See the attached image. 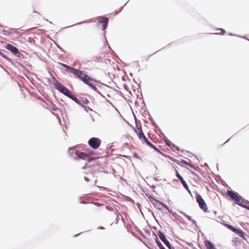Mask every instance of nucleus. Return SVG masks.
<instances>
[{"instance_id": "f257e3e1", "label": "nucleus", "mask_w": 249, "mask_h": 249, "mask_svg": "<svg viewBox=\"0 0 249 249\" xmlns=\"http://www.w3.org/2000/svg\"><path fill=\"white\" fill-rule=\"evenodd\" d=\"M226 195L237 202H244L245 201L244 198L236 192L228 190Z\"/></svg>"}, {"instance_id": "f03ea898", "label": "nucleus", "mask_w": 249, "mask_h": 249, "mask_svg": "<svg viewBox=\"0 0 249 249\" xmlns=\"http://www.w3.org/2000/svg\"><path fill=\"white\" fill-rule=\"evenodd\" d=\"M80 80L82 81L85 84L91 87L93 89L95 90L97 89V88L93 85V83L96 82V80L89 76L85 73Z\"/></svg>"}, {"instance_id": "7ed1b4c3", "label": "nucleus", "mask_w": 249, "mask_h": 249, "mask_svg": "<svg viewBox=\"0 0 249 249\" xmlns=\"http://www.w3.org/2000/svg\"><path fill=\"white\" fill-rule=\"evenodd\" d=\"M89 146L94 149L98 148L101 144V141L100 139L96 137H92L88 141Z\"/></svg>"}, {"instance_id": "20e7f679", "label": "nucleus", "mask_w": 249, "mask_h": 249, "mask_svg": "<svg viewBox=\"0 0 249 249\" xmlns=\"http://www.w3.org/2000/svg\"><path fill=\"white\" fill-rule=\"evenodd\" d=\"M55 86L56 89L59 90L61 92L63 93L66 96L69 97L70 95H71V91L60 83L57 82L55 84Z\"/></svg>"}, {"instance_id": "39448f33", "label": "nucleus", "mask_w": 249, "mask_h": 249, "mask_svg": "<svg viewBox=\"0 0 249 249\" xmlns=\"http://www.w3.org/2000/svg\"><path fill=\"white\" fill-rule=\"evenodd\" d=\"M225 225L230 230L238 234L240 237H242L245 240H247V238L245 237V232L240 229H236L232 226L228 224H225Z\"/></svg>"}, {"instance_id": "423d86ee", "label": "nucleus", "mask_w": 249, "mask_h": 249, "mask_svg": "<svg viewBox=\"0 0 249 249\" xmlns=\"http://www.w3.org/2000/svg\"><path fill=\"white\" fill-rule=\"evenodd\" d=\"M139 139L142 141V142H145L146 144H147L148 146H149L150 147L153 148L155 151L157 152L161 153V151L157 147H156L154 144H153L144 136V135H143L141 137L139 138Z\"/></svg>"}, {"instance_id": "0eeeda50", "label": "nucleus", "mask_w": 249, "mask_h": 249, "mask_svg": "<svg viewBox=\"0 0 249 249\" xmlns=\"http://www.w3.org/2000/svg\"><path fill=\"white\" fill-rule=\"evenodd\" d=\"M75 154L78 158L85 160L87 158L91 155H92L93 152L90 151L87 152H83L77 150L75 152Z\"/></svg>"}, {"instance_id": "6e6552de", "label": "nucleus", "mask_w": 249, "mask_h": 249, "mask_svg": "<svg viewBox=\"0 0 249 249\" xmlns=\"http://www.w3.org/2000/svg\"><path fill=\"white\" fill-rule=\"evenodd\" d=\"M154 204L156 208H158L166 213H172L171 209L164 205L163 203H154Z\"/></svg>"}, {"instance_id": "1a4fd4ad", "label": "nucleus", "mask_w": 249, "mask_h": 249, "mask_svg": "<svg viewBox=\"0 0 249 249\" xmlns=\"http://www.w3.org/2000/svg\"><path fill=\"white\" fill-rule=\"evenodd\" d=\"M174 168H175V170L176 175L177 177H178V178L179 179L180 181L182 183L184 187L186 190H189V187L186 182H185V181L184 180L182 177L179 174L178 170L177 169H176V167L175 166H174Z\"/></svg>"}, {"instance_id": "9d476101", "label": "nucleus", "mask_w": 249, "mask_h": 249, "mask_svg": "<svg viewBox=\"0 0 249 249\" xmlns=\"http://www.w3.org/2000/svg\"><path fill=\"white\" fill-rule=\"evenodd\" d=\"M159 236L160 240L169 249H172L171 245L170 244V242L166 239V236L163 232L160 231Z\"/></svg>"}, {"instance_id": "9b49d317", "label": "nucleus", "mask_w": 249, "mask_h": 249, "mask_svg": "<svg viewBox=\"0 0 249 249\" xmlns=\"http://www.w3.org/2000/svg\"><path fill=\"white\" fill-rule=\"evenodd\" d=\"M98 22L102 23L103 24V29L104 30L106 29L108 22V19L106 17H99L98 18Z\"/></svg>"}, {"instance_id": "f8f14e48", "label": "nucleus", "mask_w": 249, "mask_h": 249, "mask_svg": "<svg viewBox=\"0 0 249 249\" xmlns=\"http://www.w3.org/2000/svg\"><path fill=\"white\" fill-rule=\"evenodd\" d=\"M72 70V71L71 72V73L74 75L75 77H76L80 80H81V79L82 78V76L85 74V73L83 71L78 69H76L75 68Z\"/></svg>"}, {"instance_id": "ddd939ff", "label": "nucleus", "mask_w": 249, "mask_h": 249, "mask_svg": "<svg viewBox=\"0 0 249 249\" xmlns=\"http://www.w3.org/2000/svg\"><path fill=\"white\" fill-rule=\"evenodd\" d=\"M5 48L11 51L14 54H17L18 52V49L10 44H7L5 46Z\"/></svg>"}, {"instance_id": "4468645a", "label": "nucleus", "mask_w": 249, "mask_h": 249, "mask_svg": "<svg viewBox=\"0 0 249 249\" xmlns=\"http://www.w3.org/2000/svg\"><path fill=\"white\" fill-rule=\"evenodd\" d=\"M135 132L137 134L139 139L144 135L141 128V126L136 124V127L133 128Z\"/></svg>"}, {"instance_id": "2eb2a0df", "label": "nucleus", "mask_w": 249, "mask_h": 249, "mask_svg": "<svg viewBox=\"0 0 249 249\" xmlns=\"http://www.w3.org/2000/svg\"><path fill=\"white\" fill-rule=\"evenodd\" d=\"M204 245L207 249H216L213 243L209 240L205 241Z\"/></svg>"}, {"instance_id": "dca6fc26", "label": "nucleus", "mask_w": 249, "mask_h": 249, "mask_svg": "<svg viewBox=\"0 0 249 249\" xmlns=\"http://www.w3.org/2000/svg\"><path fill=\"white\" fill-rule=\"evenodd\" d=\"M69 98L72 99L74 102H75L77 104L79 105H82L81 101L80 99H78L77 98L74 97L72 93H71V95L69 96Z\"/></svg>"}, {"instance_id": "f3484780", "label": "nucleus", "mask_w": 249, "mask_h": 249, "mask_svg": "<svg viewBox=\"0 0 249 249\" xmlns=\"http://www.w3.org/2000/svg\"><path fill=\"white\" fill-rule=\"evenodd\" d=\"M199 205L200 208L203 210L205 212H210L208 210V207L206 205V203H198Z\"/></svg>"}, {"instance_id": "a211bd4d", "label": "nucleus", "mask_w": 249, "mask_h": 249, "mask_svg": "<svg viewBox=\"0 0 249 249\" xmlns=\"http://www.w3.org/2000/svg\"><path fill=\"white\" fill-rule=\"evenodd\" d=\"M195 197L197 202H205L201 196L199 194L196 193Z\"/></svg>"}, {"instance_id": "6ab92c4d", "label": "nucleus", "mask_w": 249, "mask_h": 249, "mask_svg": "<svg viewBox=\"0 0 249 249\" xmlns=\"http://www.w3.org/2000/svg\"><path fill=\"white\" fill-rule=\"evenodd\" d=\"M60 64L64 68H66V69H67L68 70H69V71L71 73V72L72 71V70H73L74 69V68H73V67H71L67 65H66L65 64H63V63H60Z\"/></svg>"}, {"instance_id": "aec40b11", "label": "nucleus", "mask_w": 249, "mask_h": 249, "mask_svg": "<svg viewBox=\"0 0 249 249\" xmlns=\"http://www.w3.org/2000/svg\"><path fill=\"white\" fill-rule=\"evenodd\" d=\"M240 206L249 210V203H237Z\"/></svg>"}, {"instance_id": "412c9836", "label": "nucleus", "mask_w": 249, "mask_h": 249, "mask_svg": "<svg viewBox=\"0 0 249 249\" xmlns=\"http://www.w3.org/2000/svg\"><path fill=\"white\" fill-rule=\"evenodd\" d=\"M80 100L81 101L82 105H87L89 103L88 100L85 98H82Z\"/></svg>"}, {"instance_id": "4be33fe9", "label": "nucleus", "mask_w": 249, "mask_h": 249, "mask_svg": "<svg viewBox=\"0 0 249 249\" xmlns=\"http://www.w3.org/2000/svg\"><path fill=\"white\" fill-rule=\"evenodd\" d=\"M188 165L192 169H194L195 170H197V168L198 167H196L195 165L192 164L191 163H189L188 164Z\"/></svg>"}, {"instance_id": "5701e85b", "label": "nucleus", "mask_w": 249, "mask_h": 249, "mask_svg": "<svg viewBox=\"0 0 249 249\" xmlns=\"http://www.w3.org/2000/svg\"><path fill=\"white\" fill-rule=\"evenodd\" d=\"M188 165L192 169H194L195 170H197V168L198 167H196L195 165L192 164L191 163H189L188 164Z\"/></svg>"}, {"instance_id": "b1692460", "label": "nucleus", "mask_w": 249, "mask_h": 249, "mask_svg": "<svg viewBox=\"0 0 249 249\" xmlns=\"http://www.w3.org/2000/svg\"><path fill=\"white\" fill-rule=\"evenodd\" d=\"M156 242L160 249H162V248H163L162 244L159 241H157Z\"/></svg>"}, {"instance_id": "393cba45", "label": "nucleus", "mask_w": 249, "mask_h": 249, "mask_svg": "<svg viewBox=\"0 0 249 249\" xmlns=\"http://www.w3.org/2000/svg\"><path fill=\"white\" fill-rule=\"evenodd\" d=\"M182 162L184 163V164H185L186 165H188V164L190 163V162H187L186 161H185L184 160H182Z\"/></svg>"}, {"instance_id": "a878e982", "label": "nucleus", "mask_w": 249, "mask_h": 249, "mask_svg": "<svg viewBox=\"0 0 249 249\" xmlns=\"http://www.w3.org/2000/svg\"><path fill=\"white\" fill-rule=\"evenodd\" d=\"M85 179L86 180H87V181H89V179L87 178H86V177H85Z\"/></svg>"}, {"instance_id": "bb28decb", "label": "nucleus", "mask_w": 249, "mask_h": 249, "mask_svg": "<svg viewBox=\"0 0 249 249\" xmlns=\"http://www.w3.org/2000/svg\"><path fill=\"white\" fill-rule=\"evenodd\" d=\"M53 109L54 111H56V110H58V109L57 108H54Z\"/></svg>"}, {"instance_id": "cd10ccee", "label": "nucleus", "mask_w": 249, "mask_h": 249, "mask_svg": "<svg viewBox=\"0 0 249 249\" xmlns=\"http://www.w3.org/2000/svg\"><path fill=\"white\" fill-rule=\"evenodd\" d=\"M137 205H138V208H139V206H140V203H137Z\"/></svg>"}, {"instance_id": "c85d7f7f", "label": "nucleus", "mask_w": 249, "mask_h": 249, "mask_svg": "<svg viewBox=\"0 0 249 249\" xmlns=\"http://www.w3.org/2000/svg\"><path fill=\"white\" fill-rule=\"evenodd\" d=\"M107 208L108 210H110L108 207H107Z\"/></svg>"}, {"instance_id": "c756f323", "label": "nucleus", "mask_w": 249, "mask_h": 249, "mask_svg": "<svg viewBox=\"0 0 249 249\" xmlns=\"http://www.w3.org/2000/svg\"><path fill=\"white\" fill-rule=\"evenodd\" d=\"M157 202V203H158V202H160V201H157V202Z\"/></svg>"}, {"instance_id": "7c9ffc66", "label": "nucleus", "mask_w": 249, "mask_h": 249, "mask_svg": "<svg viewBox=\"0 0 249 249\" xmlns=\"http://www.w3.org/2000/svg\"><path fill=\"white\" fill-rule=\"evenodd\" d=\"M167 144H168V146H170V144H168V143H167Z\"/></svg>"}, {"instance_id": "2f4dec72", "label": "nucleus", "mask_w": 249, "mask_h": 249, "mask_svg": "<svg viewBox=\"0 0 249 249\" xmlns=\"http://www.w3.org/2000/svg\"><path fill=\"white\" fill-rule=\"evenodd\" d=\"M167 144H168V146H170V144H168V143H167Z\"/></svg>"}, {"instance_id": "473e14b6", "label": "nucleus", "mask_w": 249, "mask_h": 249, "mask_svg": "<svg viewBox=\"0 0 249 249\" xmlns=\"http://www.w3.org/2000/svg\"><path fill=\"white\" fill-rule=\"evenodd\" d=\"M167 144H168V146H170V144H168V143H167Z\"/></svg>"}, {"instance_id": "72a5a7b5", "label": "nucleus", "mask_w": 249, "mask_h": 249, "mask_svg": "<svg viewBox=\"0 0 249 249\" xmlns=\"http://www.w3.org/2000/svg\"><path fill=\"white\" fill-rule=\"evenodd\" d=\"M100 229H104V228L103 227H101V228H100Z\"/></svg>"}, {"instance_id": "f704fd0d", "label": "nucleus", "mask_w": 249, "mask_h": 249, "mask_svg": "<svg viewBox=\"0 0 249 249\" xmlns=\"http://www.w3.org/2000/svg\"><path fill=\"white\" fill-rule=\"evenodd\" d=\"M165 249L164 247L163 248H162V249Z\"/></svg>"}]
</instances>
